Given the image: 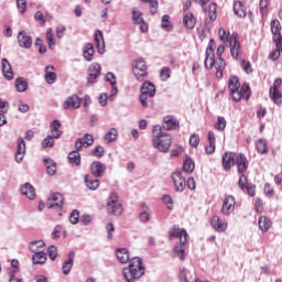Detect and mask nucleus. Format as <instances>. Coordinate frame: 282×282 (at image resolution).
Instances as JSON below:
<instances>
[{
	"instance_id": "f03ea898",
	"label": "nucleus",
	"mask_w": 282,
	"mask_h": 282,
	"mask_svg": "<svg viewBox=\"0 0 282 282\" xmlns=\"http://www.w3.org/2000/svg\"><path fill=\"white\" fill-rule=\"evenodd\" d=\"M171 134L164 132L162 126H154L152 129V145L161 153H167L171 149Z\"/></svg>"
},
{
	"instance_id": "e2e57ef3",
	"label": "nucleus",
	"mask_w": 282,
	"mask_h": 282,
	"mask_svg": "<svg viewBox=\"0 0 282 282\" xmlns=\"http://www.w3.org/2000/svg\"><path fill=\"white\" fill-rule=\"evenodd\" d=\"M189 144L194 148L197 149L199 147V135L198 134H192L189 137Z\"/></svg>"
},
{
	"instance_id": "8fccbe9b",
	"label": "nucleus",
	"mask_w": 282,
	"mask_h": 282,
	"mask_svg": "<svg viewBox=\"0 0 282 282\" xmlns=\"http://www.w3.org/2000/svg\"><path fill=\"white\" fill-rule=\"evenodd\" d=\"M274 43L276 48L269 54V58L271 61H276L279 56H281V52H282V45H281L282 42H274Z\"/></svg>"
},
{
	"instance_id": "0e129e2a",
	"label": "nucleus",
	"mask_w": 282,
	"mask_h": 282,
	"mask_svg": "<svg viewBox=\"0 0 282 282\" xmlns=\"http://www.w3.org/2000/svg\"><path fill=\"white\" fill-rule=\"evenodd\" d=\"M239 188L243 189L246 188L248 185V176H246L245 174H240L239 181Z\"/></svg>"
},
{
	"instance_id": "69168bd1",
	"label": "nucleus",
	"mask_w": 282,
	"mask_h": 282,
	"mask_svg": "<svg viewBox=\"0 0 282 282\" xmlns=\"http://www.w3.org/2000/svg\"><path fill=\"white\" fill-rule=\"evenodd\" d=\"M162 202L167 206L169 210H173V198H171V196L164 195Z\"/></svg>"
},
{
	"instance_id": "5fc2aeb1",
	"label": "nucleus",
	"mask_w": 282,
	"mask_h": 282,
	"mask_svg": "<svg viewBox=\"0 0 282 282\" xmlns=\"http://www.w3.org/2000/svg\"><path fill=\"white\" fill-rule=\"evenodd\" d=\"M54 134L47 135L43 141H42V148L43 149H50L54 147Z\"/></svg>"
},
{
	"instance_id": "9b49d317",
	"label": "nucleus",
	"mask_w": 282,
	"mask_h": 282,
	"mask_svg": "<svg viewBox=\"0 0 282 282\" xmlns=\"http://www.w3.org/2000/svg\"><path fill=\"white\" fill-rule=\"evenodd\" d=\"M235 206H237L235 197L232 195L225 196L221 207L223 215H232L235 213Z\"/></svg>"
},
{
	"instance_id": "7ed1b4c3",
	"label": "nucleus",
	"mask_w": 282,
	"mask_h": 282,
	"mask_svg": "<svg viewBox=\"0 0 282 282\" xmlns=\"http://www.w3.org/2000/svg\"><path fill=\"white\" fill-rule=\"evenodd\" d=\"M230 96L235 102H239L241 98L250 100V85L239 83V77H231L228 82Z\"/></svg>"
},
{
	"instance_id": "3c124183",
	"label": "nucleus",
	"mask_w": 282,
	"mask_h": 282,
	"mask_svg": "<svg viewBox=\"0 0 282 282\" xmlns=\"http://www.w3.org/2000/svg\"><path fill=\"white\" fill-rule=\"evenodd\" d=\"M15 89L20 94H22V91H25L28 89V82L21 77L17 78L15 79Z\"/></svg>"
},
{
	"instance_id": "c85d7f7f",
	"label": "nucleus",
	"mask_w": 282,
	"mask_h": 282,
	"mask_svg": "<svg viewBox=\"0 0 282 282\" xmlns=\"http://www.w3.org/2000/svg\"><path fill=\"white\" fill-rule=\"evenodd\" d=\"M163 129H165L166 131H173V129H177V119L173 116L164 117Z\"/></svg>"
},
{
	"instance_id": "f257e3e1",
	"label": "nucleus",
	"mask_w": 282,
	"mask_h": 282,
	"mask_svg": "<svg viewBox=\"0 0 282 282\" xmlns=\"http://www.w3.org/2000/svg\"><path fill=\"white\" fill-rule=\"evenodd\" d=\"M205 56L206 57H205L204 65L206 69H213V67H215L217 78H224V69H226V61L221 57H218L215 61V40L209 41V44L206 48Z\"/></svg>"
},
{
	"instance_id": "aec40b11",
	"label": "nucleus",
	"mask_w": 282,
	"mask_h": 282,
	"mask_svg": "<svg viewBox=\"0 0 282 282\" xmlns=\"http://www.w3.org/2000/svg\"><path fill=\"white\" fill-rule=\"evenodd\" d=\"M25 158V140L23 138L18 139L17 152H15V162L21 164Z\"/></svg>"
},
{
	"instance_id": "49530a36",
	"label": "nucleus",
	"mask_w": 282,
	"mask_h": 282,
	"mask_svg": "<svg viewBox=\"0 0 282 282\" xmlns=\"http://www.w3.org/2000/svg\"><path fill=\"white\" fill-rule=\"evenodd\" d=\"M68 161L70 164H75V166H80V152L73 151L68 154Z\"/></svg>"
},
{
	"instance_id": "9d476101",
	"label": "nucleus",
	"mask_w": 282,
	"mask_h": 282,
	"mask_svg": "<svg viewBox=\"0 0 282 282\" xmlns=\"http://www.w3.org/2000/svg\"><path fill=\"white\" fill-rule=\"evenodd\" d=\"M282 85V79L276 78L273 83V86L269 89V96L274 105H281L282 102V95L279 91V87Z\"/></svg>"
},
{
	"instance_id": "f704fd0d",
	"label": "nucleus",
	"mask_w": 282,
	"mask_h": 282,
	"mask_svg": "<svg viewBox=\"0 0 282 282\" xmlns=\"http://www.w3.org/2000/svg\"><path fill=\"white\" fill-rule=\"evenodd\" d=\"M51 132L53 133V138L55 140H58L63 135V131H61V121L55 119L53 122L50 124Z\"/></svg>"
},
{
	"instance_id": "ddd939ff",
	"label": "nucleus",
	"mask_w": 282,
	"mask_h": 282,
	"mask_svg": "<svg viewBox=\"0 0 282 282\" xmlns=\"http://www.w3.org/2000/svg\"><path fill=\"white\" fill-rule=\"evenodd\" d=\"M132 21L134 25H140L141 32H148L149 24L144 22V18H142V11H140L138 8L132 9Z\"/></svg>"
},
{
	"instance_id": "052dcab7",
	"label": "nucleus",
	"mask_w": 282,
	"mask_h": 282,
	"mask_svg": "<svg viewBox=\"0 0 282 282\" xmlns=\"http://www.w3.org/2000/svg\"><path fill=\"white\" fill-rule=\"evenodd\" d=\"M160 78L161 80H169V78H171V68L163 67L160 73Z\"/></svg>"
},
{
	"instance_id": "a878e982",
	"label": "nucleus",
	"mask_w": 282,
	"mask_h": 282,
	"mask_svg": "<svg viewBox=\"0 0 282 282\" xmlns=\"http://www.w3.org/2000/svg\"><path fill=\"white\" fill-rule=\"evenodd\" d=\"M21 194L28 197V199H35L36 198V189L32 184L25 183L20 187Z\"/></svg>"
},
{
	"instance_id": "412c9836",
	"label": "nucleus",
	"mask_w": 282,
	"mask_h": 282,
	"mask_svg": "<svg viewBox=\"0 0 282 282\" xmlns=\"http://www.w3.org/2000/svg\"><path fill=\"white\" fill-rule=\"evenodd\" d=\"M271 32L273 34V42L282 43L281 22H279V20L271 21Z\"/></svg>"
},
{
	"instance_id": "39448f33",
	"label": "nucleus",
	"mask_w": 282,
	"mask_h": 282,
	"mask_svg": "<svg viewBox=\"0 0 282 282\" xmlns=\"http://www.w3.org/2000/svg\"><path fill=\"white\" fill-rule=\"evenodd\" d=\"M141 95L139 100L142 107H153V98L155 97V85L151 82H145L140 88Z\"/></svg>"
},
{
	"instance_id": "bb28decb",
	"label": "nucleus",
	"mask_w": 282,
	"mask_h": 282,
	"mask_svg": "<svg viewBox=\"0 0 282 282\" xmlns=\"http://www.w3.org/2000/svg\"><path fill=\"white\" fill-rule=\"evenodd\" d=\"M2 74L6 80H13L14 73L12 72V65H10V62L8 58L2 59Z\"/></svg>"
},
{
	"instance_id": "58836bf2",
	"label": "nucleus",
	"mask_w": 282,
	"mask_h": 282,
	"mask_svg": "<svg viewBox=\"0 0 282 282\" xmlns=\"http://www.w3.org/2000/svg\"><path fill=\"white\" fill-rule=\"evenodd\" d=\"M183 171L185 173H193V171H195V162H193V159H191L188 155L184 156Z\"/></svg>"
},
{
	"instance_id": "6ab92c4d",
	"label": "nucleus",
	"mask_w": 282,
	"mask_h": 282,
	"mask_svg": "<svg viewBox=\"0 0 282 282\" xmlns=\"http://www.w3.org/2000/svg\"><path fill=\"white\" fill-rule=\"evenodd\" d=\"M18 43L20 47H24V50H30L32 47V36L28 35L25 31H20L18 33Z\"/></svg>"
},
{
	"instance_id": "473e14b6",
	"label": "nucleus",
	"mask_w": 282,
	"mask_h": 282,
	"mask_svg": "<svg viewBox=\"0 0 282 282\" xmlns=\"http://www.w3.org/2000/svg\"><path fill=\"white\" fill-rule=\"evenodd\" d=\"M183 25L187 30H193L195 25H197V19H195V15H193V13H186L183 18Z\"/></svg>"
},
{
	"instance_id": "a19ab883",
	"label": "nucleus",
	"mask_w": 282,
	"mask_h": 282,
	"mask_svg": "<svg viewBox=\"0 0 282 282\" xmlns=\"http://www.w3.org/2000/svg\"><path fill=\"white\" fill-rule=\"evenodd\" d=\"M116 256L120 263H129V250L124 248L117 249Z\"/></svg>"
},
{
	"instance_id": "774afa93",
	"label": "nucleus",
	"mask_w": 282,
	"mask_h": 282,
	"mask_svg": "<svg viewBox=\"0 0 282 282\" xmlns=\"http://www.w3.org/2000/svg\"><path fill=\"white\" fill-rule=\"evenodd\" d=\"M82 141L86 147H91L94 144V135L91 134H85L84 138H82Z\"/></svg>"
},
{
	"instance_id": "20e7f679",
	"label": "nucleus",
	"mask_w": 282,
	"mask_h": 282,
	"mask_svg": "<svg viewBox=\"0 0 282 282\" xmlns=\"http://www.w3.org/2000/svg\"><path fill=\"white\" fill-rule=\"evenodd\" d=\"M123 278L127 282H135L144 276V267L142 259L134 257L130 260L129 267L122 270Z\"/></svg>"
},
{
	"instance_id": "de8ad7c7",
	"label": "nucleus",
	"mask_w": 282,
	"mask_h": 282,
	"mask_svg": "<svg viewBox=\"0 0 282 282\" xmlns=\"http://www.w3.org/2000/svg\"><path fill=\"white\" fill-rule=\"evenodd\" d=\"M72 268H74V258L69 256L68 260L64 261L62 264L63 274H69V272H72Z\"/></svg>"
},
{
	"instance_id": "4d7b16f0",
	"label": "nucleus",
	"mask_w": 282,
	"mask_h": 282,
	"mask_svg": "<svg viewBox=\"0 0 282 282\" xmlns=\"http://www.w3.org/2000/svg\"><path fill=\"white\" fill-rule=\"evenodd\" d=\"M47 253L51 261H56V257H58V250L56 249V246H50L47 249Z\"/></svg>"
},
{
	"instance_id": "f3484780",
	"label": "nucleus",
	"mask_w": 282,
	"mask_h": 282,
	"mask_svg": "<svg viewBox=\"0 0 282 282\" xmlns=\"http://www.w3.org/2000/svg\"><path fill=\"white\" fill-rule=\"evenodd\" d=\"M47 208H62L63 207V195L55 193L50 196L46 203Z\"/></svg>"
},
{
	"instance_id": "4468645a",
	"label": "nucleus",
	"mask_w": 282,
	"mask_h": 282,
	"mask_svg": "<svg viewBox=\"0 0 282 282\" xmlns=\"http://www.w3.org/2000/svg\"><path fill=\"white\" fill-rule=\"evenodd\" d=\"M235 164L237 167V172L240 174L246 173L248 171V166H250V163L248 162V158H246V154L239 153L236 155Z\"/></svg>"
},
{
	"instance_id": "e433bc0d",
	"label": "nucleus",
	"mask_w": 282,
	"mask_h": 282,
	"mask_svg": "<svg viewBox=\"0 0 282 282\" xmlns=\"http://www.w3.org/2000/svg\"><path fill=\"white\" fill-rule=\"evenodd\" d=\"M258 226L262 232H268L272 226V220L265 216H260L258 220Z\"/></svg>"
},
{
	"instance_id": "4c0bfd02",
	"label": "nucleus",
	"mask_w": 282,
	"mask_h": 282,
	"mask_svg": "<svg viewBox=\"0 0 282 282\" xmlns=\"http://www.w3.org/2000/svg\"><path fill=\"white\" fill-rule=\"evenodd\" d=\"M32 261L34 265H43V263L47 261V253H45V251L35 252L32 256Z\"/></svg>"
},
{
	"instance_id": "680f3d73",
	"label": "nucleus",
	"mask_w": 282,
	"mask_h": 282,
	"mask_svg": "<svg viewBox=\"0 0 282 282\" xmlns=\"http://www.w3.org/2000/svg\"><path fill=\"white\" fill-rule=\"evenodd\" d=\"M240 65L246 74H252V64L250 62H246V59H242Z\"/></svg>"
},
{
	"instance_id": "1a4fd4ad",
	"label": "nucleus",
	"mask_w": 282,
	"mask_h": 282,
	"mask_svg": "<svg viewBox=\"0 0 282 282\" xmlns=\"http://www.w3.org/2000/svg\"><path fill=\"white\" fill-rule=\"evenodd\" d=\"M209 0H195V3L202 6L203 12L208 14L210 21H215L217 19V3L210 2L208 6L206 4Z\"/></svg>"
},
{
	"instance_id": "79ce46f5",
	"label": "nucleus",
	"mask_w": 282,
	"mask_h": 282,
	"mask_svg": "<svg viewBox=\"0 0 282 282\" xmlns=\"http://www.w3.org/2000/svg\"><path fill=\"white\" fill-rule=\"evenodd\" d=\"M84 182L89 191H96L100 186L99 180H91L87 174L84 176Z\"/></svg>"
},
{
	"instance_id": "6e6d98bb",
	"label": "nucleus",
	"mask_w": 282,
	"mask_h": 282,
	"mask_svg": "<svg viewBox=\"0 0 282 282\" xmlns=\"http://www.w3.org/2000/svg\"><path fill=\"white\" fill-rule=\"evenodd\" d=\"M215 129L217 131H225L226 130V118L218 117L217 122L215 123Z\"/></svg>"
},
{
	"instance_id": "423d86ee",
	"label": "nucleus",
	"mask_w": 282,
	"mask_h": 282,
	"mask_svg": "<svg viewBox=\"0 0 282 282\" xmlns=\"http://www.w3.org/2000/svg\"><path fill=\"white\" fill-rule=\"evenodd\" d=\"M132 72L139 83H142L147 78L149 72L144 58H138L133 62Z\"/></svg>"
},
{
	"instance_id": "603ef678",
	"label": "nucleus",
	"mask_w": 282,
	"mask_h": 282,
	"mask_svg": "<svg viewBox=\"0 0 282 282\" xmlns=\"http://www.w3.org/2000/svg\"><path fill=\"white\" fill-rule=\"evenodd\" d=\"M256 149L261 155L268 153V144L265 143V140L259 139L256 143Z\"/></svg>"
},
{
	"instance_id": "13d9d810",
	"label": "nucleus",
	"mask_w": 282,
	"mask_h": 282,
	"mask_svg": "<svg viewBox=\"0 0 282 282\" xmlns=\"http://www.w3.org/2000/svg\"><path fill=\"white\" fill-rule=\"evenodd\" d=\"M91 155H94V158H98V160H100V158H102V155H105V148H102L101 145H97L91 151Z\"/></svg>"
},
{
	"instance_id": "c03bdc74",
	"label": "nucleus",
	"mask_w": 282,
	"mask_h": 282,
	"mask_svg": "<svg viewBox=\"0 0 282 282\" xmlns=\"http://www.w3.org/2000/svg\"><path fill=\"white\" fill-rule=\"evenodd\" d=\"M46 41L50 50H55L56 47V42L54 41V31L52 28H48L46 30Z\"/></svg>"
},
{
	"instance_id": "b1692460",
	"label": "nucleus",
	"mask_w": 282,
	"mask_h": 282,
	"mask_svg": "<svg viewBox=\"0 0 282 282\" xmlns=\"http://www.w3.org/2000/svg\"><path fill=\"white\" fill-rule=\"evenodd\" d=\"M95 45L97 47L98 54H105V36L102 35V31L97 30L95 32Z\"/></svg>"
},
{
	"instance_id": "cd10ccee",
	"label": "nucleus",
	"mask_w": 282,
	"mask_h": 282,
	"mask_svg": "<svg viewBox=\"0 0 282 282\" xmlns=\"http://www.w3.org/2000/svg\"><path fill=\"white\" fill-rule=\"evenodd\" d=\"M96 54V50H94V44L86 43L83 47V56L85 61L91 63L94 61V55Z\"/></svg>"
},
{
	"instance_id": "ea45409f",
	"label": "nucleus",
	"mask_w": 282,
	"mask_h": 282,
	"mask_svg": "<svg viewBox=\"0 0 282 282\" xmlns=\"http://www.w3.org/2000/svg\"><path fill=\"white\" fill-rule=\"evenodd\" d=\"M161 28L165 32H173V24L171 23V15L164 14L161 19Z\"/></svg>"
},
{
	"instance_id": "0eeeda50",
	"label": "nucleus",
	"mask_w": 282,
	"mask_h": 282,
	"mask_svg": "<svg viewBox=\"0 0 282 282\" xmlns=\"http://www.w3.org/2000/svg\"><path fill=\"white\" fill-rule=\"evenodd\" d=\"M107 210L109 215H122V204H120L118 194H116L115 192L110 193L109 195V198L107 200Z\"/></svg>"
},
{
	"instance_id": "a18cd8bd",
	"label": "nucleus",
	"mask_w": 282,
	"mask_h": 282,
	"mask_svg": "<svg viewBox=\"0 0 282 282\" xmlns=\"http://www.w3.org/2000/svg\"><path fill=\"white\" fill-rule=\"evenodd\" d=\"M104 138L108 143L116 142L118 140V130L116 128H111Z\"/></svg>"
},
{
	"instance_id": "7c9ffc66",
	"label": "nucleus",
	"mask_w": 282,
	"mask_h": 282,
	"mask_svg": "<svg viewBox=\"0 0 282 282\" xmlns=\"http://www.w3.org/2000/svg\"><path fill=\"white\" fill-rule=\"evenodd\" d=\"M56 68L54 66H46L45 67V80L48 85H54L56 83Z\"/></svg>"
},
{
	"instance_id": "72a5a7b5",
	"label": "nucleus",
	"mask_w": 282,
	"mask_h": 282,
	"mask_svg": "<svg viewBox=\"0 0 282 282\" xmlns=\"http://www.w3.org/2000/svg\"><path fill=\"white\" fill-rule=\"evenodd\" d=\"M232 58H237L239 56V52H241V44L239 43V34L234 33V44L230 48Z\"/></svg>"
},
{
	"instance_id": "09e8293b",
	"label": "nucleus",
	"mask_w": 282,
	"mask_h": 282,
	"mask_svg": "<svg viewBox=\"0 0 282 282\" xmlns=\"http://www.w3.org/2000/svg\"><path fill=\"white\" fill-rule=\"evenodd\" d=\"M234 12L240 19H243V17H246V9H243V4L241 2L234 3Z\"/></svg>"
},
{
	"instance_id": "393cba45",
	"label": "nucleus",
	"mask_w": 282,
	"mask_h": 282,
	"mask_svg": "<svg viewBox=\"0 0 282 282\" xmlns=\"http://www.w3.org/2000/svg\"><path fill=\"white\" fill-rule=\"evenodd\" d=\"M139 219L142 224H149V221H151V208L149 207V205H147V203L141 204Z\"/></svg>"
},
{
	"instance_id": "6e6552de",
	"label": "nucleus",
	"mask_w": 282,
	"mask_h": 282,
	"mask_svg": "<svg viewBox=\"0 0 282 282\" xmlns=\"http://www.w3.org/2000/svg\"><path fill=\"white\" fill-rule=\"evenodd\" d=\"M102 72V66L98 63H94L88 67V75H87V86L91 87L96 85L98 78H100V74Z\"/></svg>"
},
{
	"instance_id": "5701e85b",
	"label": "nucleus",
	"mask_w": 282,
	"mask_h": 282,
	"mask_svg": "<svg viewBox=\"0 0 282 282\" xmlns=\"http://www.w3.org/2000/svg\"><path fill=\"white\" fill-rule=\"evenodd\" d=\"M218 34L220 41H223V43L227 45V47L232 46V42L235 41V33L230 35V32L226 31V29L220 28Z\"/></svg>"
},
{
	"instance_id": "37998d69",
	"label": "nucleus",
	"mask_w": 282,
	"mask_h": 282,
	"mask_svg": "<svg viewBox=\"0 0 282 282\" xmlns=\"http://www.w3.org/2000/svg\"><path fill=\"white\" fill-rule=\"evenodd\" d=\"M44 164L46 166L48 175H56V162H54V160L45 159Z\"/></svg>"
},
{
	"instance_id": "338daca9",
	"label": "nucleus",
	"mask_w": 282,
	"mask_h": 282,
	"mask_svg": "<svg viewBox=\"0 0 282 282\" xmlns=\"http://www.w3.org/2000/svg\"><path fill=\"white\" fill-rule=\"evenodd\" d=\"M105 80H107V83H110L111 87L116 86L117 84L116 75L113 73H107L105 76Z\"/></svg>"
},
{
	"instance_id": "f8f14e48",
	"label": "nucleus",
	"mask_w": 282,
	"mask_h": 282,
	"mask_svg": "<svg viewBox=\"0 0 282 282\" xmlns=\"http://www.w3.org/2000/svg\"><path fill=\"white\" fill-rule=\"evenodd\" d=\"M177 237L181 241V247L178 249V254L181 261H184L186 259V243H188V232L185 231V229H181L177 232Z\"/></svg>"
},
{
	"instance_id": "2f4dec72",
	"label": "nucleus",
	"mask_w": 282,
	"mask_h": 282,
	"mask_svg": "<svg viewBox=\"0 0 282 282\" xmlns=\"http://www.w3.org/2000/svg\"><path fill=\"white\" fill-rule=\"evenodd\" d=\"M207 141H208L209 147H206L205 151H206L207 155H213V153H215V151H216V145H215L216 137H215V132H213V131L208 132Z\"/></svg>"
},
{
	"instance_id": "4be33fe9",
	"label": "nucleus",
	"mask_w": 282,
	"mask_h": 282,
	"mask_svg": "<svg viewBox=\"0 0 282 282\" xmlns=\"http://www.w3.org/2000/svg\"><path fill=\"white\" fill-rule=\"evenodd\" d=\"M90 171L94 177H102V174L107 171V165L102 164L100 161H96L91 163Z\"/></svg>"
},
{
	"instance_id": "c9c22d12",
	"label": "nucleus",
	"mask_w": 282,
	"mask_h": 282,
	"mask_svg": "<svg viewBox=\"0 0 282 282\" xmlns=\"http://www.w3.org/2000/svg\"><path fill=\"white\" fill-rule=\"evenodd\" d=\"M29 248L31 252H45V242L43 240H35L30 242Z\"/></svg>"
},
{
	"instance_id": "864d4df0",
	"label": "nucleus",
	"mask_w": 282,
	"mask_h": 282,
	"mask_svg": "<svg viewBox=\"0 0 282 282\" xmlns=\"http://www.w3.org/2000/svg\"><path fill=\"white\" fill-rule=\"evenodd\" d=\"M144 3H148L150 13L151 14H158V0H142Z\"/></svg>"
},
{
	"instance_id": "bf43d9fd",
	"label": "nucleus",
	"mask_w": 282,
	"mask_h": 282,
	"mask_svg": "<svg viewBox=\"0 0 282 282\" xmlns=\"http://www.w3.org/2000/svg\"><path fill=\"white\" fill-rule=\"evenodd\" d=\"M17 8L23 14L28 10V0H17Z\"/></svg>"
},
{
	"instance_id": "a211bd4d",
	"label": "nucleus",
	"mask_w": 282,
	"mask_h": 282,
	"mask_svg": "<svg viewBox=\"0 0 282 282\" xmlns=\"http://www.w3.org/2000/svg\"><path fill=\"white\" fill-rule=\"evenodd\" d=\"M210 224L216 232H226L228 230V221L221 220L219 216H213Z\"/></svg>"
},
{
	"instance_id": "c756f323",
	"label": "nucleus",
	"mask_w": 282,
	"mask_h": 282,
	"mask_svg": "<svg viewBox=\"0 0 282 282\" xmlns=\"http://www.w3.org/2000/svg\"><path fill=\"white\" fill-rule=\"evenodd\" d=\"M235 155L232 152H226L223 155V169L230 171L232 164H235Z\"/></svg>"
},
{
	"instance_id": "2eb2a0df",
	"label": "nucleus",
	"mask_w": 282,
	"mask_h": 282,
	"mask_svg": "<svg viewBox=\"0 0 282 282\" xmlns=\"http://www.w3.org/2000/svg\"><path fill=\"white\" fill-rule=\"evenodd\" d=\"M9 282H23V279L19 278V260H12L11 268L9 269Z\"/></svg>"
},
{
	"instance_id": "dca6fc26",
	"label": "nucleus",
	"mask_w": 282,
	"mask_h": 282,
	"mask_svg": "<svg viewBox=\"0 0 282 282\" xmlns=\"http://www.w3.org/2000/svg\"><path fill=\"white\" fill-rule=\"evenodd\" d=\"M80 108V97L78 95H72L63 102V109H79Z\"/></svg>"
}]
</instances>
